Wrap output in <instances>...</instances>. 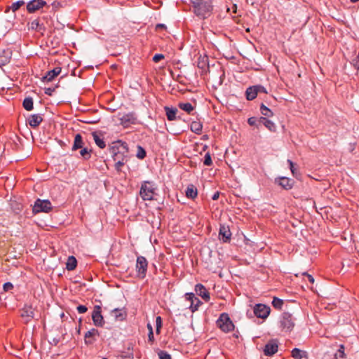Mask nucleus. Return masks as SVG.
I'll return each mask as SVG.
<instances>
[{"mask_svg": "<svg viewBox=\"0 0 359 359\" xmlns=\"http://www.w3.org/2000/svg\"><path fill=\"white\" fill-rule=\"evenodd\" d=\"M112 157L115 161V169L117 172L121 171V168L127 161L128 153V144L125 142L118 141L116 144L111 148Z\"/></svg>", "mask_w": 359, "mask_h": 359, "instance_id": "1", "label": "nucleus"}, {"mask_svg": "<svg viewBox=\"0 0 359 359\" xmlns=\"http://www.w3.org/2000/svg\"><path fill=\"white\" fill-rule=\"evenodd\" d=\"M194 13L201 19L208 18L212 13V0H191Z\"/></svg>", "mask_w": 359, "mask_h": 359, "instance_id": "2", "label": "nucleus"}, {"mask_svg": "<svg viewBox=\"0 0 359 359\" xmlns=\"http://www.w3.org/2000/svg\"><path fill=\"white\" fill-rule=\"evenodd\" d=\"M154 184L150 181H144L140 187V196L143 201H151L156 194Z\"/></svg>", "mask_w": 359, "mask_h": 359, "instance_id": "3", "label": "nucleus"}, {"mask_svg": "<svg viewBox=\"0 0 359 359\" xmlns=\"http://www.w3.org/2000/svg\"><path fill=\"white\" fill-rule=\"evenodd\" d=\"M295 318L288 312H283L280 318V327L282 331L290 332L295 325Z\"/></svg>", "mask_w": 359, "mask_h": 359, "instance_id": "4", "label": "nucleus"}, {"mask_svg": "<svg viewBox=\"0 0 359 359\" xmlns=\"http://www.w3.org/2000/svg\"><path fill=\"white\" fill-rule=\"evenodd\" d=\"M216 323L217 326L224 332H229L234 330V324L226 313H221Z\"/></svg>", "mask_w": 359, "mask_h": 359, "instance_id": "5", "label": "nucleus"}, {"mask_svg": "<svg viewBox=\"0 0 359 359\" xmlns=\"http://www.w3.org/2000/svg\"><path fill=\"white\" fill-rule=\"evenodd\" d=\"M137 276L140 279H144L147 276L148 262L143 256H138L136 261Z\"/></svg>", "mask_w": 359, "mask_h": 359, "instance_id": "6", "label": "nucleus"}, {"mask_svg": "<svg viewBox=\"0 0 359 359\" xmlns=\"http://www.w3.org/2000/svg\"><path fill=\"white\" fill-rule=\"evenodd\" d=\"M92 320L95 326L100 327H104L105 322L103 316L102 315L101 306H94L93 311L92 312Z\"/></svg>", "mask_w": 359, "mask_h": 359, "instance_id": "7", "label": "nucleus"}, {"mask_svg": "<svg viewBox=\"0 0 359 359\" xmlns=\"http://www.w3.org/2000/svg\"><path fill=\"white\" fill-rule=\"evenodd\" d=\"M184 299L187 301L190 302L189 309L191 313H194L198 311L199 307L203 304V302L198 297H196L193 292L185 293Z\"/></svg>", "mask_w": 359, "mask_h": 359, "instance_id": "8", "label": "nucleus"}, {"mask_svg": "<svg viewBox=\"0 0 359 359\" xmlns=\"http://www.w3.org/2000/svg\"><path fill=\"white\" fill-rule=\"evenodd\" d=\"M52 210L51 203L48 200L37 199L33 208V211L35 212H48Z\"/></svg>", "mask_w": 359, "mask_h": 359, "instance_id": "9", "label": "nucleus"}, {"mask_svg": "<svg viewBox=\"0 0 359 359\" xmlns=\"http://www.w3.org/2000/svg\"><path fill=\"white\" fill-rule=\"evenodd\" d=\"M253 311L256 317L262 319H266L271 312V309L265 304H257L254 306Z\"/></svg>", "mask_w": 359, "mask_h": 359, "instance_id": "10", "label": "nucleus"}, {"mask_svg": "<svg viewBox=\"0 0 359 359\" xmlns=\"http://www.w3.org/2000/svg\"><path fill=\"white\" fill-rule=\"evenodd\" d=\"M120 123L125 128L130 127L131 125L137 124V118L136 114L134 112L124 114L120 118Z\"/></svg>", "mask_w": 359, "mask_h": 359, "instance_id": "11", "label": "nucleus"}, {"mask_svg": "<svg viewBox=\"0 0 359 359\" xmlns=\"http://www.w3.org/2000/svg\"><path fill=\"white\" fill-rule=\"evenodd\" d=\"M20 316L23 319L25 323H29L34 316V309L31 305L25 304L20 310Z\"/></svg>", "mask_w": 359, "mask_h": 359, "instance_id": "12", "label": "nucleus"}, {"mask_svg": "<svg viewBox=\"0 0 359 359\" xmlns=\"http://www.w3.org/2000/svg\"><path fill=\"white\" fill-rule=\"evenodd\" d=\"M275 183L285 190H290L294 187V181L286 177H280L275 179Z\"/></svg>", "mask_w": 359, "mask_h": 359, "instance_id": "13", "label": "nucleus"}, {"mask_svg": "<svg viewBox=\"0 0 359 359\" xmlns=\"http://www.w3.org/2000/svg\"><path fill=\"white\" fill-rule=\"evenodd\" d=\"M100 336L99 331L95 328H92L85 333L84 341L86 345H92L94 344L97 338Z\"/></svg>", "mask_w": 359, "mask_h": 359, "instance_id": "14", "label": "nucleus"}, {"mask_svg": "<svg viewBox=\"0 0 359 359\" xmlns=\"http://www.w3.org/2000/svg\"><path fill=\"white\" fill-rule=\"evenodd\" d=\"M219 239L224 243H229L231 241V232L229 226L220 224L219 231Z\"/></svg>", "mask_w": 359, "mask_h": 359, "instance_id": "15", "label": "nucleus"}, {"mask_svg": "<svg viewBox=\"0 0 359 359\" xmlns=\"http://www.w3.org/2000/svg\"><path fill=\"white\" fill-rule=\"evenodd\" d=\"M278 341L275 339L270 340L264 346V353L265 355L271 356L278 351Z\"/></svg>", "mask_w": 359, "mask_h": 359, "instance_id": "16", "label": "nucleus"}, {"mask_svg": "<svg viewBox=\"0 0 359 359\" xmlns=\"http://www.w3.org/2000/svg\"><path fill=\"white\" fill-rule=\"evenodd\" d=\"M46 5V2L43 0H32L27 3V10L29 13H32Z\"/></svg>", "mask_w": 359, "mask_h": 359, "instance_id": "17", "label": "nucleus"}, {"mask_svg": "<svg viewBox=\"0 0 359 359\" xmlns=\"http://www.w3.org/2000/svg\"><path fill=\"white\" fill-rule=\"evenodd\" d=\"M195 292L196 294L201 297V298L206 302H209L210 299V292L205 288V287L201 284L198 283L195 285Z\"/></svg>", "mask_w": 359, "mask_h": 359, "instance_id": "18", "label": "nucleus"}, {"mask_svg": "<svg viewBox=\"0 0 359 359\" xmlns=\"http://www.w3.org/2000/svg\"><path fill=\"white\" fill-rule=\"evenodd\" d=\"M12 54V50L10 48L4 49L0 53V67L10 62Z\"/></svg>", "mask_w": 359, "mask_h": 359, "instance_id": "19", "label": "nucleus"}, {"mask_svg": "<svg viewBox=\"0 0 359 359\" xmlns=\"http://www.w3.org/2000/svg\"><path fill=\"white\" fill-rule=\"evenodd\" d=\"M27 121L32 128H36L42 123L43 117L39 114H32L28 117Z\"/></svg>", "mask_w": 359, "mask_h": 359, "instance_id": "20", "label": "nucleus"}, {"mask_svg": "<svg viewBox=\"0 0 359 359\" xmlns=\"http://www.w3.org/2000/svg\"><path fill=\"white\" fill-rule=\"evenodd\" d=\"M62 69H52L41 79L43 82H50L61 73Z\"/></svg>", "mask_w": 359, "mask_h": 359, "instance_id": "21", "label": "nucleus"}, {"mask_svg": "<svg viewBox=\"0 0 359 359\" xmlns=\"http://www.w3.org/2000/svg\"><path fill=\"white\" fill-rule=\"evenodd\" d=\"M259 86H251L247 88L245 91V96L248 100H253L257 96Z\"/></svg>", "mask_w": 359, "mask_h": 359, "instance_id": "22", "label": "nucleus"}, {"mask_svg": "<svg viewBox=\"0 0 359 359\" xmlns=\"http://www.w3.org/2000/svg\"><path fill=\"white\" fill-rule=\"evenodd\" d=\"M186 196L190 199H195L198 196V190L195 185L190 184L185 191Z\"/></svg>", "mask_w": 359, "mask_h": 359, "instance_id": "23", "label": "nucleus"}, {"mask_svg": "<svg viewBox=\"0 0 359 359\" xmlns=\"http://www.w3.org/2000/svg\"><path fill=\"white\" fill-rule=\"evenodd\" d=\"M259 123H262L266 128H268L271 132H275L276 129V126L275 123L271 120L266 118V117H260L258 120Z\"/></svg>", "mask_w": 359, "mask_h": 359, "instance_id": "24", "label": "nucleus"}, {"mask_svg": "<svg viewBox=\"0 0 359 359\" xmlns=\"http://www.w3.org/2000/svg\"><path fill=\"white\" fill-rule=\"evenodd\" d=\"M84 144H85L83 142L81 135L77 133L74 137V144L72 150L76 151L79 149L83 148L84 147Z\"/></svg>", "mask_w": 359, "mask_h": 359, "instance_id": "25", "label": "nucleus"}, {"mask_svg": "<svg viewBox=\"0 0 359 359\" xmlns=\"http://www.w3.org/2000/svg\"><path fill=\"white\" fill-rule=\"evenodd\" d=\"M291 355L294 359H307L308 355L306 351L300 350L297 348H293Z\"/></svg>", "mask_w": 359, "mask_h": 359, "instance_id": "26", "label": "nucleus"}, {"mask_svg": "<svg viewBox=\"0 0 359 359\" xmlns=\"http://www.w3.org/2000/svg\"><path fill=\"white\" fill-rule=\"evenodd\" d=\"M77 260L74 256H69L66 263V269L68 271H73L76 268Z\"/></svg>", "mask_w": 359, "mask_h": 359, "instance_id": "27", "label": "nucleus"}, {"mask_svg": "<svg viewBox=\"0 0 359 359\" xmlns=\"http://www.w3.org/2000/svg\"><path fill=\"white\" fill-rule=\"evenodd\" d=\"M165 111L166 113L167 118L169 121H174L176 119V114L177 112V109L176 108L165 107Z\"/></svg>", "mask_w": 359, "mask_h": 359, "instance_id": "28", "label": "nucleus"}, {"mask_svg": "<svg viewBox=\"0 0 359 359\" xmlns=\"http://www.w3.org/2000/svg\"><path fill=\"white\" fill-rule=\"evenodd\" d=\"M191 130L196 134H201L203 129V124L200 121H192L190 125Z\"/></svg>", "mask_w": 359, "mask_h": 359, "instance_id": "29", "label": "nucleus"}, {"mask_svg": "<svg viewBox=\"0 0 359 359\" xmlns=\"http://www.w3.org/2000/svg\"><path fill=\"white\" fill-rule=\"evenodd\" d=\"M92 135L93 137V140L95 142V144L100 148L104 149L106 147L105 142L104 141V139L101 137V136L97 134L96 132H94L92 133Z\"/></svg>", "mask_w": 359, "mask_h": 359, "instance_id": "30", "label": "nucleus"}, {"mask_svg": "<svg viewBox=\"0 0 359 359\" xmlns=\"http://www.w3.org/2000/svg\"><path fill=\"white\" fill-rule=\"evenodd\" d=\"M178 107L180 109L186 111L189 114H191L194 110V107L189 102H180Z\"/></svg>", "mask_w": 359, "mask_h": 359, "instance_id": "31", "label": "nucleus"}, {"mask_svg": "<svg viewBox=\"0 0 359 359\" xmlns=\"http://www.w3.org/2000/svg\"><path fill=\"white\" fill-rule=\"evenodd\" d=\"M346 358L345 346L344 344H340L337 352L334 354L332 359H344Z\"/></svg>", "mask_w": 359, "mask_h": 359, "instance_id": "32", "label": "nucleus"}, {"mask_svg": "<svg viewBox=\"0 0 359 359\" xmlns=\"http://www.w3.org/2000/svg\"><path fill=\"white\" fill-rule=\"evenodd\" d=\"M33 99L31 97H25L22 102V106L24 109L27 111H31L33 109L34 107Z\"/></svg>", "mask_w": 359, "mask_h": 359, "instance_id": "33", "label": "nucleus"}, {"mask_svg": "<svg viewBox=\"0 0 359 359\" xmlns=\"http://www.w3.org/2000/svg\"><path fill=\"white\" fill-rule=\"evenodd\" d=\"M93 150L88 147H83L81 148L80 154L84 160H89L91 158V154Z\"/></svg>", "mask_w": 359, "mask_h": 359, "instance_id": "34", "label": "nucleus"}, {"mask_svg": "<svg viewBox=\"0 0 359 359\" xmlns=\"http://www.w3.org/2000/svg\"><path fill=\"white\" fill-rule=\"evenodd\" d=\"M284 302L283 300L281 299H279L278 297H273L272 301V306L278 310H280L282 309V306L283 305Z\"/></svg>", "mask_w": 359, "mask_h": 359, "instance_id": "35", "label": "nucleus"}, {"mask_svg": "<svg viewBox=\"0 0 359 359\" xmlns=\"http://www.w3.org/2000/svg\"><path fill=\"white\" fill-rule=\"evenodd\" d=\"M260 111L262 115L267 117H271L273 115L271 110L269 109L266 106H265L264 104H262L260 106Z\"/></svg>", "mask_w": 359, "mask_h": 359, "instance_id": "36", "label": "nucleus"}, {"mask_svg": "<svg viewBox=\"0 0 359 359\" xmlns=\"http://www.w3.org/2000/svg\"><path fill=\"white\" fill-rule=\"evenodd\" d=\"M112 312L114 313V316L116 319L117 320H123L126 317V313H123L121 309H115L112 311Z\"/></svg>", "mask_w": 359, "mask_h": 359, "instance_id": "37", "label": "nucleus"}, {"mask_svg": "<svg viewBox=\"0 0 359 359\" xmlns=\"http://www.w3.org/2000/svg\"><path fill=\"white\" fill-rule=\"evenodd\" d=\"M146 155H147V153H146L145 149L141 146H137V152L136 156L139 159L142 160L146 157Z\"/></svg>", "mask_w": 359, "mask_h": 359, "instance_id": "38", "label": "nucleus"}, {"mask_svg": "<svg viewBox=\"0 0 359 359\" xmlns=\"http://www.w3.org/2000/svg\"><path fill=\"white\" fill-rule=\"evenodd\" d=\"M128 351L126 353V355H123L125 358L133 359L134 358L133 353V346L132 344H129L128 348Z\"/></svg>", "mask_w": 359, "mask_h": 359, "instance_id": "39", "label": "nucleus"}, {"mask_svg": "<svg viewBox=\"0 0 359 359\" xmlns=\"http://www.w3.org/2000/svg\"><path fill=\"white\" fill-rule=\"evenodd\" d=\"M24 4H25L24 1H18L12 4L11 8L13 12H15Z\"/></svg>", "mask_w": 359, "mask_h": 359, "instance_id": "40", "label": "nucleus"}, {"mask_svg": "<svg viewBox=\"0 0 359 359\" xmlns=\"http://www.w3.org/2000/svg\"><path fill=\"white\" fill-rule=\"evenodd\" d=\"M203 164L207 166H210L212 165L211 155L209 152L205 154Z\"/></svg>", "mask_w": 359, "mask_h": 359, "instance_id": "41", "label": "nucleus"}, {"mask_svg": "<svg viewBox=\"0 0 359 359\" xmlns=\"http://www.w3.org/2000/svg\"><path fill=\"white\" fill-rule=\"evenodd\" d=\"M83 72V69H72L71 71V75L73 76H78L79 78H82Z\"/></svg>", "mask_w": 359, "mask_h": 359, "instance_id": "42", "label": "nucleus"}, {"mask_svg": "<svg viewBox=\"0 0 359 359\" xmlns=\"http://www.w3.org/2000/svg\"><path fill=\"white\" fill-rule=\"evenodd\" d=\"M32 29H35L38 32H40L41 30H44V27L41 25L39 24L38 20H34L32 22Z\"/></svg>", "mask_w": 359, "mask_h": 359, "instance_id": "43", "label": "nucleus"}, {"mask_svg": "<svg viewBox=\"0 0 359 359\" xmlns=\"http://www.w3.org/2000/svg\"><path fill=\"white\" fill-rule=\"evenodd\" d=\"M158 355L159 359H172L171 355L165 351H159Z\"/></svg>", "mask_w": 359, "mask_h": 359, "instance_id": "44", "label": "nucleus"}, {"mask_svg": "<svg viewBox=\"0 0 359 359\" xmlns=\"http://www.w3.org/2000/svg\"><path fill=\"white\" fill-rule=\"evenodd\" d=\"M287 163L290 165V169L291 170V172H292V175L294 176V177H297V169L294 168V163L291 160L288 159L287 160Z\"/></svg>", "mask_w": 359, "mask_h": 359, "instance_id": "45", "label": "nucleus"}, {"mask_svg": "<svg viewBox=\"0 0 359 359\" xmlns=\"http://www.w3.org/2000/svg\"><path fill=\"white\" fill-rule=\"evenodd\" d=\"M3 289L4 292H8L13 289V285L10 282H7L4 284Z\"/></svg>", "mask_w": 359, "mask_h": 359, "instance_id": "46", "label": "nucleus"}, {"mask_svg": "<svg viewBox=\"0 0 359 359\" xmlns=\"http://www.w3.org/2000/svg\"><path fill=\"white\" fill-rule=\"evenodd\" d=\"M257 122H258V120L255 117H250L248 119V123L250 126H256L258 128V125H257Z\"/></svg>", "mask_w": 359, "mask_h": 359, "instance_id": "47", "label": "nucleus"}, {"mask_svg": "<svg viewBox=\"0 0 359 359\" xmlns=\"http://www.w3.org/2000/svg\"><path fill=\"white\" fill-rule=\"evenodd\" d=\"M76 310L79 313H84L88 311V308L84 305H79L77 306Z\"/></svg>", "mask_w": 359, "mask_h": 359, "instance_id": "48", "label": "nucleus"}, {"mask_svg": "<svg viewBox=\"0 0 359 359\" xmlns=\"http://www.w3.org/2000/svg\"><path fill=\"white\" fill-rule=\"evenodd\" d=\"M165 56L163 54H156L153 57V61L155 62H158L160 60L164 59Z\"/></svg>", "mask_w": 359, "mask_h": 359, "instance_id": "49", "label": "nucleus"}, {"mask_svg": "<svg viewBox=\"0 0 359 359\" xmlns=\"http://www.w3.org/2000/svg\"><path fill=\"white\" fill-rule=\"evenodd\" d=\"M55 90V88H46L44 90V93L46 95H47L48 96H51V95H53V93H54Z\"/></svg>", "mask_w": 359, "mask_h": 359, "instance_id": "50", "label": "nucleus"}, {"mask_svg": "<svg viewBox=\"0 0 359 359\" xmlns=\"http://www.w3.org/2000/svg\"><path fill=\"white\" fill-rule=\"evenodd\" d=\"M154 332H149L148 333V342L152 345L154 343Z\"/></svg>", "mask_w": 359, "mask_h": 359, "instance_id": "51", "label": "nucleus"}, {"mask_svg": "<svg viewBox=\"0 0 359 359\" xmlns=\"http://www.w3.org/2000/svg\"><path fill=\"white\" fill-rule=\"evenodd\" d=\"M162 318L161 316H157L156 318V327L158 328L162 327Z\"/></svg>", "mask_w": 359, "mask_h": 359, "instance_id": "52", "label": "nucleus"}, {"mask_svg": "<svg viewBox=\"0 0 359 359\" xmlns=\"http://www.w3.org/2000/svg\"><path fill=\"white\" fill-rule=\"evenodd\" d=\"M155 29L156 31H160V30H163V29H166V26L164 24H161V23H159V24H157L156 25V27H155Z\"/></svg>", "mask_w": 359, "mask_h": 359, "instance_id": "53", "label": "nucleus"}, {"mask_svg": "<svg viewBox=\"0 0 359 359\" xmlns=\"http://www.w3.org/2000/svg\"><path fill=\"white\" fill-rule=\"evenodd\" d=\"M307 278H308V280L311 283H314V278L313 277L311 276V275H309L307 273H304Z\"/></svg>", "mask_w": 359, "mask_h": 359, "instance_id": "54", "label": "nucleus"}, {"mask_svg": "<svg viewBox=\"0 0 359 359\" xmlns=\"http://www.w3.org/2000/svg\"><path fill=\"white\" fill-rule=\"evenodd\" d=\"M354 61H355V62L353 64L354 67H359V53L356 59Z\"/></svg>", "mask_w": 359, "mask_h": 359, "instance_id": "55", "label": "nucleus"}, {"mask_svg": "<svg viewBox=\"0 0 359 359\" xmlns=\"http://www.w3.org/2000/svg\"><path fill=\"white\" fill-rule=\"evenodd\" d=\"M219 193L218 191L215 192L212 196V199L216 201L219 198Z\"/></svg>", "mask_w": 359, "mask_h": 359, "instance_id": "56", "label": "nucleus"}, {"mask_svg": "<svg viewBox=\"0 0 359 359\" xmlns=\"http://www.w3.org/2000/svg\"><path fill=\"white\" fill-rule=\"evenodd\" d=\"M220 73H222L220 76V83H222L224 77V69H220Z\"/></svg>", "mask_w": 359, "mask_h": 359, "instance_id": "57", "label": "nucleus"}, {"mask_svg": "<svg viewBox=\"0 0 359 359\" xmlns=\"http://www.w3.org/2000/svg\"><path fill=\"white\" fill-rule=\"evenodd\" d=\"M147 329H148L149 332H153V327H152V326H151V325L150 323L147 324Z\"/></svg>", "mask_w": 359, "mask_h": 359, "instance_id": "58", "label": "nucleus"}, {"mask_svg": "<svg viewBox=\"0 0 359 359\" xmlns=\"http://www.w3.org/2000/svg\"><path fill=\"white\" fill-rule=\"evenodd\" d=\"M232 8H233V12L234 13H236L237 6H236V4H234V5L232 6Z\"/></svg>", "mask_w": 359, "mask_h": 359, "instance_id": "59", "label": "nucleus"}, {"mask_svg": "<svg viewBox=\"0 0 359 359\" xmlns=\"http://www.w3.org/2000/svg\"><path fill=\"white\" fill-rule=\"evenodd\" d=\"M161 328L156 327V334H160V332H161Z\"/></svg>", "mask_w": 359, "mask_h": 359, "instance_id": "60", "label": "nucleus"}, {"mask_svg": "<svg viewBox=\"0 0 359 359\" xmlns=\"http://www.w3.org/2000/svg\"><path fill=\"white\" fill-rule=\"evenodd\" d=\"M351 1L352 3H355V2L359 1V0H351Z\"/></svg>", "mask_w": 359, "mask_h": 359, "instance_id": "61", "label": "nucleus"}, {"mask_svg": "<svg viewBox=\"0 0 359 359\" xmlns=\"http://www.w3.org/2000/svg\"><path fill=\"white\" fill-rule=\"evenodd\" d=\"M110 67H111V68L116 67V65H111Z\"/></svg>", "mask_w": 359, "mask_h": 359, "instance_id": "62", "label": "nucleus"}, {"mask_svg": "<svg viewBox=\"0 0 359 359\" xmlns=\"http://www.w3.org/2000/svg\"><path fill=\"white\" fill-rule=\"evenodd\" d=\"M168 69L170 70V74H172V69Z\"/></svg>", "mask_w": 359, "mask_h": 359, "instance_id": "63", "label": "nucleus"}, {"mask_svg": "<svg viewBox=\"0 0 359 359\" xmlns=\"http://www.w3.org/2000/svg\"><path fill=\"white\" fill-rule=\"evenodd\" d=\"M85 67H88V68H90V67H93V66H86Z\"/></svg>", "mask_w": 359, "mask_h": 359, "instance_id": "64", "label": "nucleus"}]
</instances>
